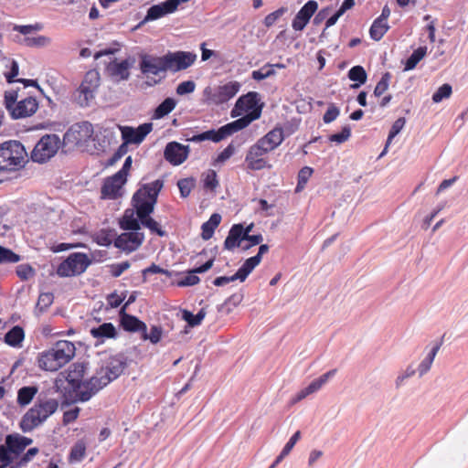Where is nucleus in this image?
I'll return each mask as SVG.
<instances>
[{"mask_svg":"<svg viewBox=\"0 0 468 468\" xmlns=\"http://www.w3.org/2000/svg\"><path fill=\"white\" fill-rule=\"evenodd\" d=\"M86 372V367L83 363L72 364L66 372H61L55 380V388L58 391L61 389L64 381L69 383V388L75 394V400L88 401L98 391H94L96 381L92 383L93 377L84 381L83 378Z\"/></svg>","mask_w":468,"mask_h":468,"instance_id":"obj_1","label":"nucleus"},{"mask_svg":"<svg viewBox=\"0 0 468 468\" xmlns=\"http://www.w3.org/2000/svg\"><path fill=\"white\" fill-rule=\"evenodd\" d=\"M75 353L76 347L72 342L59 340L50 348L38 353L37 367L45 371H58L75 356Z\"/></svg>","mask_w":468,"mask_h":468,"instance_id":"obj_2","label":"nucleus"},{"mask_svg":"<svg viewBox=\"0 0 468 468\" xmlns=\"http://www.w3.org/2000/svg\"><path fill=\"white\" fill-rule=\"evenodd\" d=\"M164 186L160 179L143 185L133 197V205L138 218L149 216L154 208L157 197Z\"/></svg>","mask_w":468,"mask_h":468,"instance_id":"obj_3","label":"nucleus"},{"mask_svg":"<svg viewBox=\"0 0 468 468\" xmlns=\"http://www.w3.org/2000/svg\"><path fill=\"white\" fill-rule=\"evenodd\" d=\"M27 153L24 145L16 140L0 144V171L12 172L24 167Z\"/></svg>","mask_w":468,"mask_h":468,"instance_id":"obj_4","label":"nucleus"},{"mask_svg":"<svg viewBox=\"0 0 468 468\" xmlns=\"http://www.w3.org/2000/svg\"><path fill=\"white\" fill-rule=\"evenodd\" d=\"M58 407V402L55 399L38 398L35 405L24 415L21 421L22 430L29 431L37 428L51 416Z\"/></svg>","mask_w":468,"mask_h":468,"instance_id":"obj_5","label":"nucleus"},{"mask_svg":"<svg viewBox=\"0 0 468 468\" xmlns=\"http://www.w3.org/2000/svg\"><path fill=\"white\" fill-rule=\"evenodd\" d=\"M257 119H259V113L245 115L234 122L221 126L218 130H208L199 134L193 135L192 137L187 138V141L197 143L205 140H210L214 143H218L233 133L246 128L251 122Z\"/></svg>","mask_w":468,"mask_h":468,"instance_id":"obj_6","label":"nucleus"},{"mask_svg":"<svg viewBox=\"0 0 468 468\" xmlns=\"http://www.w3.org/2000/svg\"><path fill=\"white\" fill-rule=\"evenodd\" d=\"M5 105L13 119L32 116L38 109V101L35 97H23L16 90L5 91Z\"/></svg>","mask_w":468,"mask_h":468,"instance_id":"obj_7","label":"nucleus"},{"mask_svg":"<svg viewBox=\"0 0 468 468\" xmlns=\"http://www.w3.org/2000/svg\"><path fill=\"white\" fill-rule=\"evenodd\" d=\"M139 58V69L142 74L150 80V81H147L149 85L157 84L165 78L166 69L164 56L158 57L141 53Z\"/></svg>","mask_w":468,"mask_h":468,"instance_id":"obj_8","label":"nucleus"},{"mask_svg":"<svg viewBox=\"0 0 468 468\" xmlns=\"http://www.w3.org/2000/svg\"><path fill=\"white\" fill-rule=\"evenodd\" d=\"M125 367L126 363L122 356L110 357L106 362V365L101 367V369L93 376V380L91 382L94 383V381H96L97 383L95 384L93 390L99 391L110 382L116 379L122 375Z\"/></svg>","mask_w":468,"mask_h":468,"instance_id":"obj_9","label":"nucleus"},{"mask_svg":"<svg viewBox=\"0 0 468 468\" xmlns=\"http://www.w3.org/2000/svg\"><path fill=\"white\" fill-rule=\"evenodd\" d=\"M60 146L61 141L58 134H45L32 150L31 159L37 163H45L58 153Z\"/></svg>","mask_w":468,"mask_h":468,"instance_id":"obj_10","label":"nucleus"},{"mask_svg":"<svg viewBox=\"0 0 468 468\" xmlns=\"http://www.w3.org/2000/svg\"><path fill=\"white\" fill-rule=\"evenodd\" d=\"M90 264V260L85 253L73 252L59 263L57 268V274L59 277L80 275L87 270Z\"/></svg>","mask_w":468,"mask_h":468,"instance_id":"obj_11","label":"nucleus"},{"mask_svg":"<svg viewBox=\"0 0 468 468\" xmlns=\"http://www.w3.org/2000/svg\"><path fill=\"white\" fill-rule=\"evenodd\" d=\"M100 80L101 77L98 70L90 69L86 72L76 94L77 103L80 107L89 106L90 101L94 99L100 86Z\"/></svg>","mask_w":468,"mask_h":468,"instance_id":"obj_12","label":"nucleus"},{"mask_svg":"<svg viewBox=\"0 0 468 468\" xmlns=\"http://www.w3.org/2000/svg\"><path fill=\"white\" fill-rule=\"evenodd\" d=\"M93 126L88 121L72 124L63 135V144L72 146L86 144L93 135Z\"/></svg>","mask_w":468,"mask_h":468,"instance_id":"obj_13","label":"nucleus"},{"mask_svg":"<svg viewBox=\"0 0 468 468\" xmlns=\"http://www.w3.org/2000/svg\"><path fill=\"white\" fill-rule=\"evenodd\" d=\"M166 71L177 72L193 65L197 55L187 51L168 52L164 55Z\"/></svg>","mask_w":468,"mask_h":468,"instance_id":"obj_14","label":"nucleus"},{"mask_svg":"<svg viewBox=\"0 0 468 468\" xmlns=\"http://www.w3.org/2000/svg\"><path fill=\"white\" fill-rule=\"evenodd\" d=\"M239 90V84L236 81H230L225 85L218 86L215 90L207 88L205 90V96L209 103L219 105L232 99Z\"/></svg>","mask_w":468,"mask_h":468,"instance_id":"obj_15","label":"nucleus"},{"mask_svg":"<svg viewBox=\"0 0 468 468\" xmlns=\"http://www.w3.org/2000/svg\"><path fill=\"white\" fill-rule=\"evenodd\" d=\"M270 153L258 142L252 144L245 156V164L249 170L258 171L264 168H270L271 165L268 164L267 154Z\"/></svg>","mask_w":468,"mask_h":468,"instance_id":"obj_16","label":"nucleus"},{"mask_svg":"<svg viewBox=\"0 0 468 468\" xmlns=\"http://www.w3.org/2000/svg\"><path fill=\"white\" fill-rule=\"evenodd\" d=\"M126 182L125 178L121 177L116 173L107 177L101 188V197L102 199H117L122 197V186Z\"/></svg>","mask_w":468,"mask_h":468,"instance_id":"obj_17","label":"nucleus"},{"mask_svg":"<svg viewBox=\"0 0 468 468\" xmlns=\"http://www.w3.org/2000/svg\"><path fill=\"white\" fill-rule=\"evenodd\" d=\"M190 147L177 142H170L165 145L164 151L165 159L172 165H180L188 157Z\"/></svg>","mask_w":468,"mask_h":468,"instance_id":"obj_18","label":"nucleus"},{"mask_svg":"<svg viewBox=\"0 0 468 468\" xmlns=\"http://www.w3.org/2000/svg\"><path fill=\"white\" fill-rule=\"evenodd\" d=\"M123 144H140L146 135L152 131V123H144L137 128L130 126H120Z\"/></svg>","mask_w":468,"mask_h":468,"instance_id":"obj_19","label":"nucleus"},{"mask_svg":"<svg viewBox=\"0 0 468 468\" xmlns=\"http://www.w3.org/2000/svg\"><path fill=\"white\" fill-rule=\"evenodd\" d=\"M144 236L137 231L124 232L114 240V246L122 250L132 252L143 243Z\"/></svg>","mask_w":468,"mask_h":468,"instance_id":"obj_20","label":"nucleus"},{"mask_svg":"<svg viewBox=\"0 0 468 468\" xmlns=\"http://www.w3.org/2000/svg\"><path fill=\"white\" fill-rule=\"evenodd\" d=\"M318 5L315 1H308L296 14L292 20V27L296 31L303 30L314 12L317 10Z\"/></svg>","mask_w":468,"mask_h":468,"instance_id":"obj_21","label":"nucleus"},{"mask_svg":"<svg viewBox=\"0 0 468 468\" xmlns=\"http://www.w3.org/2000/svg\"><path fill=\"white\" fill-rule=\"evenodd\" d=\"M134 63V58H129L121 62L116 60L109 63L107 71L112 78L116 80H126L130 77V68Z\"/></svg>","mask_w":468,"mask_h":468,"instance_id":"obj_22","label":"nucleus"},{"mask_svg":"<svg viewBox=\"0 0 468 468\" xmlns=\"http://www.w3.org/2000/svg\"><path fill=\"white\" fill-rule=\"evenodd\" d=\"M259 98L258 93L254 91L248 92L239 97L236 102L235 108L241 112H249L246 115L252 113H259L261 116V109L258 107Z\"/></svg>","mask_w":468,"mask_h":468,"instance_id":"obj_23","label":"nucleus"},{"mask_svg":"<svg viewBox=\"0 0 468 468\" xmlns=\"http://www.w3.org/2000/svg\"><path fill=\"white\" fill-rule=\"evenodd\" d=\"M284 140V133L282 127H274L257 142L267 151L271 152L276 149Z\"/></svg>","mask_w":468,"mask_h":468,"instance_id":"obj_24","label":"nucleus"},{"mask_svg":"<svg viewBox=\"0 0 468 468\" xmlns=\"http://www.w3.org/2000/svg\"><path fill=\"white\" fill-rule=\"evenodd\" d=\"M177 9V2L176 0H167L157 5H152L146 15L147 20H155L168 14L174 13Z\"/></svg>","mask_w":468,"mask_h":468,"instance_id":"obj_25","label":"nucleus"},{"mask_svg":"<svg viewBox=\"0 0 468 468\" xmlns=\"http://www.w3.org/2000/svg\"><path fill=\"white\" fill-rule=\"evenodd\" d=\"M243 226L242 224H234L229 231L224 241V248L229 250H232L235 248L240 247L244 242Z\"/></svg>","mask_w":468,"mask_h":468,"instance_id":"obj_26","label":"nucleus"},{"mask_svg":"<svg viewBox=\"0 0 468 468\" xmlns=\"http://www.w3.org/2000/svg\"><path fill=\"white\" fill-rule=\"evenodd\" d=\"M214 263V260L210 259L204 264L199 267H197L190 271L183 279L177 282V286L186 287V286H193L197 284L200 282L199 277L197 273H203L208 271Z\"/></svg>","mask_w":468,"mask_h":468,"instance_id":"obj_27","label":"nucleus"},{"mask_svg":"<svg viewBox=\"0 0 468 468\" xmlns=\"http://www.w3.org/2000/svg\"><path fill=\"white\" fill-rule=\"evenodd\" d=\"M121 324L127 332H143L146 330V324L137 317L128 314L125 312L121 313Z\"/></svg>","mask_w":468,"mask_h":468,"instance_id":"obj_28","label":"nucleus"},{"mask_svg":"<svg viewBox=\"0 0 468 468\" xmlns=\"http://www.w3.org/2000/svg\"><path fill=\"white\" fill-rule=\"evenodd\" d=\"M90 335L102 342L106 338H115L117 336V331L112 323H103L98 327L91 328Z\"/></svg>","mask_w":468,"mask_h":468,"instance_id":"obj_29","label":"nucleus"},{"mask_svg":"<svg viewBox=\"0 0 468 468\" xmlns=\"http://www.w3.org/2000/svg\"><path fill=\"white\" fill-rule=\"evenodd\" d=\"M25 338V332L22 327L16 325L5 335V342L13 347H19Z\"/></svg>","mask_w":468,"mask_h":468,"instance_id":"obj_30","label":"nucleus"},{"mask_svg":"<svg viewBox=\"0 0 468 468\" xmlns=\"http://www.w3.org/2000/svg\"><path fill=\"white\" fill-rule=\"evenodd\" d=\"M261 263L260 256L255 255L245 261L242 266L236 272V277H239L240 282H244L248 275Z\"/></svg>","mask_w":468,"mask_h":468,"instance_id":"obj_31","label":"nucleus"},{"mask_svg":"<svg viewBox=\"0 0 468 468\" xmlns=\"http://www.w3.org/2000/svg\"><path fill=\"white\" fill-rule=\"evenodd\" d=\"M221 221V216L218 213H214L210 216L209 219L202 224L201 229H202V238L205 240L209 239L213 234L215 229L218 228V226L220 224Z\"/></svg>","mask_w":468,"mask_h":468,"instance_id":"obj_32","label":"nucleus"},{"mask_svg":"<svg viewBox=\"0 0 468 468\" xmlns=\"http://www.w3.org/2000/svg\"><path fill=\"white\" fill-rule=\"evenodd\" d=\"M388 29V22L376 18L369 28L370 37L375 41H379Z\"/></svg>","mask_w":468,"mask_h":468,"instance_id":"obj_33","label":"nucleus"},{"mask_svg":"<svg viewBox=\"0 0 468 468\" xmlns=\"http://www.w3.org/2000/svg\"><path fill=\"white\" fill-rule=\"evenodd\" d=\"M348 78L352 81H356V83L352 84L351 88L357 89L361 85L365 84L367 81V72L362 66H354L348 71Z\"/></svg>","mask_w":468,"mask_h":468,"instance_id":"obj_34","label":"nucleus"},{"mask_svg":"<svg viewBox=\"0 0 468 468\" xmlns=\"http://www.w3.org/2000/svg\"><path fill=\"white\" fill-rule=\"evenodd\" d=\"M37 388L35 386H26L21 388L17 392V403L20 406L28 405L37 393Z\"/></svg>","mask_w":468,"mask_h":468,"instance_id":"obj_35","label":"nucleus"},{"mask_svg":"<svg viewBox=\"0 0 468 468\" xmlns=\"http://www.w3.org/2000/svg\"><path fill=\"white\" fill-rule=\"evenodd\" d=\"M427 47H419L415 49L410 58L406 60L404 70H411L415 69L418 63L426 56Z\"/></svg>","mask_w":468,"mask_h":468,"instance_id":"obj_36","label":"nucleus"},{"mask_svg":"<svg viewBox=\"0 0 468 468\" xmlns=\"http://www.w3.org/2000/svg\"><path fill=\"white\" fill-rule=\"evenodd\" d=\"M336 373V369H332L326 372L325 374L320 376L318 378L313 380L307 387V390L310 395L318 391L330 378L334 377Z\"/></svg>","mask_w":468,"mask_h":468,"instance_id":"obj_37","label":"nucleus"},{"mask_svg":"<svg viewBox=\"0 0 468 468\" xmlns=\"http://www.w3.org/2000/svg\"><path fill=\"white\" fill-rule=\"evenodd\" d=\"M176 102L173 98H166L154 111V118L161 119L169 114L176 107Z\"/></svg>","mask_w":468,"mask_h":468,"instance_id":"obj_38","label":"nucleus"},{"mask_svg":"<svg viewBox=\"0 0 468 468\" xmlns=\"http://www.w3.org/2000/svg\"><path fill=\"white\" fill-rule=\"evenodd\" d=\"M441 344H442V342L436 344L433 346V348L431 349V351L430 352V354L427 356V357L420 364L419 372H420V376L424 375L425 373H427L430 370V368L432 365V362L441 346Z\"/></svg>","mask_w":468,"mask_h":468,"instance_id":"obj_39","label":"nucleus"},{"mask_svg":"<svg viewBox=\"0 0 468 468\" xmlns=\"http://www.w3.org/2000/svg\"><path fill=\"white\" fill-rule=\"evenodd\" d=\"M141 224L147 228L152 233L158 235L159 237L165 236V231L162 229L160 224L154 220L153 218L146 216L145 218H138Z\"/></svg>","mask_w":468,"mask_h":468,"instance_id":"obj_40","label":"nucleus"},{"mask_svg":"<svg viewBox=\"0 0 468 468\" xmlns=\"http://www.w3.org/2000/svg\"><path fill=\"white\" fill-rule=\"evenodd\" d=\"M120 226L124 230L137 231L140 229L139 220L133 217V212L129 213V211H125Z\"/></svg>","mask_w":468,"mask_h":468,"instance_id":"obj_41","label":"nucleus"},{"mask_svg":"<svg viewBox=\"0 0 468 468\" xmlns=\"http://www.w3.org/2000/svg\"><path fill=\"white\" fill-rule=\"evenodd\" d=\"M207 313L204 308L200 309L197 314H193L187 310L183 311V319L192 327L199 325L205 318Z\"/></svg>","mask_w":468,"mask_h":468,"instance_id":"obj_42","label":"nucleus"},{"mask_svg":"<svg viewBox=\"0 0 468 468\" xmlns=\"http://www.w3.org/2000/svg\"><path fill=\"white\" fill-rule=\"evenodd\" d=\"M5 443L15 455V457H17L21 452H24L23 445L18 435H7L5 437Z\"/></svg>","mask_w":468,"mask_h":468,"instance_id":"obj_43","label":"nucleus"},{"mask_svg":"<svg viewBox=\"0 0 468 468\" xmlns=\"http://www.w3.org/2000/svg\"><path fill=\"white\" fill-rule=\"evenodd\" d=\"M405 119L404 118H399L397 119L392 126H391V129L389 131V133H388V140H387V144H386V146L383 150V152L381 153L380 156H383L386 152H387V149L389 145V144L391 143L392 139L399 133V132L402 130V128L404 127L405 125Z\"/></svg>","mask_w":468,"mask_h":468,"instance_id":"obj_44","label":"nucleus"},{"mask_svg":"<svg viewBox=\"0 0 468 468\" xmlns=\"http://www.w3.org/2000/svg\"><path fill=\"white\" fill-rule=\"evenodd\" d=\"M86 453V445L83 441H78L71 448L69 460L71 462H80Z\"/></svg>","mask_w":468,"mask_h":468,"instance_id":"obj_45","label":"nucleus"},{"mask_svg":"<svg viewBox=\"0 0 468 468\" xmlns=\"http://www.w3.org/2000/svg\"><path fill=\"white\" fill-rule=\"evenodd\" d=\"M142 333L144 340H149L152 344H157L162 338L163 330L160 326L153 325L149 334H147V329Z\"/></svg>","mask_w":468,"mask_h":468,"instance_id":"obj_46","label":"nucleus"},{"mask_svg":"<svg viewBox=\"0 0 468 468\" xmlns=\"http://www.w3.org/2000/svg\"><path fill=\"white\" fill-rule=\"evenodd\" d=\"M20 261V256L9 249L0 246V264L16 263Z\"/></svg>","mask_w":468,"mask_h":468,"instance_id":"obj_47","label":"nucleus"},{"mask_svg":"<svg viewBox=\"0 0 468 468\" xmlns=\"http://www.w3.org/2000/svg\"><path fill=\"white\" fill-rule=\"evenodd\" d=\"M218 186V175L215 170L210 169L205 174L204 188L210 190V191H215Z\"/></svg>","mask_w":468,"mask_h":468,"instance_id":"obj_48","label":"nucleus"},{"mask_svg":"<svg viewBox=\"0 0 468 468\" xmlns=\"http://www.w3.org/2000/svg\"><path fill=\"white\" fill-rule=\"evenodd\" d=\"M390 79L391 75L389 72H386L382 75L380 80L377 83L374 90V95L376 97H380L387 91V90L388 89Z\"/></svg>","mask_w":468,"mask_h":468,"instance_id":"obj_49","label":"nucleus"},{"mask_svg":"<svg viewBox=\"0 0 468 468\" xmlns=\"http://www.w3.org/2000/svg\"><path fill=\"white\" fill-rule=\"evenodd\" d=\"M313 172H314L313 168H311L309 166H304L299 171L298 176H297L298 182H297L296 191H300L301 189H303L305 186V185H306L307 181L309 180V178L311 177Z\"/></svg>","mask_w":468,"mask_h":468,"instance_id":"obj_50","label":"nucleus"},{"mask_svg":"<svg viewBox=\"0 0 468 468\" xmlns=\"http://www.w3.org/2000/svg\"><path fill=\"white\" fill-rule=\"evenodd\" d=\"M452 89L448 83L441 85L436 92L432 95V101L435 103L441 101L443 99H447L452 95Z\"/></svg>","mask_w":468,"mask_h":468,"instance_id":"obj_51","label":"nucleus"},{"mask_svg":"<svg viewBox=\"0 0 468 468\" xmlns=\"http://www.w3.org/2000/svg\"><path fill=\"white\" fill-rule=\"evenodd\" d=\"M181 197H186L191 193L195 186V180L193 178H183L177 182Z\"/></svg>","mask_w":468,"mask_h":468,"instance_id":"obj_52","label":"nucleus"},{"mask_svg":"<svg viewBox=\"0 0 468 468\" xmlns=\"http://www.w3.org/2000/svg\"><path fill=\"white\" fill-rule=\"evenodd\" d=\"M272 65H265L258 70H253L251 77L255 80H262L270 76L275 74V71L271 69Z\"/></svg>","mask_w":468,"mask_h":468,"instance_id":"obj_53","label":"nucleus"},{"mask_svg":"<svg viewBox=\"0 0 468 468\" xmlns=\"http://www.w3.org/2000/svg\"><path fill=\"white\" fill-rule=\"evenodd\" d=\"M43 28V25L36 23L34 25H15L13 27L14 31H16L22 35H28L33 31H40Z\"/></svg>","mask_w":468,"mask_h":468,"instance_id":"obj_54","label":"nucleus"},{"mask_svg":"<svg viewBox=\"0 0 468 468\" xmlns=\"http://www.w3.org/2000/svg\"><path fill=\"white\" fill-rule=\"evenodd\" d=\"M24 42L27 47H45L50 43V38L45 36L25 37Z\"/></svg>","mask_w":468,"mask_h":468,"instance_id":"obj_55","label":"nucleus"},{"mask_svg":"<svg viewBox=\"0 0 468 468\" xmlns=\"http://www.w3.org/2000/svg\"><path fill=\"white\" fill-rule=\"evenodd\" d=\"M15 455L11 452L6 444L0 445V463L7 467L15 459Z\"/></svg>","mask_w":468,"mask_h":468,"instance_id":"obj_56","label":"nucleus"},{"mask_svg":"<svg viewBox=\"0 0 468 468\" xmlns=\"http://www.w3.org/2000/svg\"><path fill=\"white\" fill-rule=\"evenodd\" d=\"M351 135V129L348 126L343 127L342 131L340 133L332 134L329 137L330 142H335L337 144L345 143L348 140V138Z\"/></svg>","mask_w":468,"mask_h":468,"instance_id":"obj_57","label":"nucleus"},{"mask_svg":"<svg viewBox=\"0 0 468 468\" xmlns=\"http://www.w3.org/2000/svg\"><path fill=\"white\" fill-rule=\"evenodd\" d=\"M263 237L261 234L257 235H250L244 239L243 245H241V249L243 250H248L251 247L259 245L262 242Z\"/></svg>","mask_w":468,"mask_h":468,"instance_id":"obj_58","label":"nucleus"},{"mask_svg":"<svg viewBox=\"0 0 468 468\" xmlns=\"http://www.w3.org/2000/svg\"><path fill=\"white\" fill-rule=\"evenodd\" d=\"M286 8L281 7L274 12L267 15L264 18V25L270 27L275 24V22L285 13Z\"/></svg>","mask_w":468,"mask_h":468,"instance_id":"obj_59","label":"nucleus"},{"mask_svg":"<svg viewBox=\"0 0 468 468\" xmlns=\"http://www.w3.org/2000/svg\"><path fill=\"white\" fill-rule=\"evenodd\" d=\"M131 264L128 261L111 265V274L112 277H120L125 271L130 268Z\"/></svg>","mask_w":468,"mask_h":468,"instance_id":"obj_60","label":"nucleus"},{"mask_svg":"<svg viewBox=\"0 0 468 468\" xmlns=\"http://www.w3.org/2000/svg\"><path fill=\"white\" fill-rule=\"evenodd\" d=\"M340 113L339 109L335 104H330L323 116L324 123H330L335 121Z\"/></svg>","mask_w":468,"mask_h":468,"instance_id":"obj_61","label":"nucleus"},{"mask_svg":"<svg viewBox=\"0 0 468 468\" xmlns=\"http://www.w3.org/2000/svg\"><path fill=\"white\" fill-rule=\"evenodd\" d=\"M196 84L193 80L183 81L176 87V93L178 95H184L191 93L195 90Z\"/></svg>","mask_w":468,"mask_h":468,"instance_id":"obj_62","label":"nucleus"},{"mask_svg":"<svg viewBox=\"0 0 468 468\" xmlns=\"http://www.w3.org/2000/svg\"><path fill=\"white\" fill-rule=\"evenodd\" d=\"M16 274L21 280H27L34 274V270L27 264H21L16 268Z\"/></svg>","mask_w":468,"mask_h":468,"instance_id":"obj_63","label":"nucleus"},{"mask_svg":"<svg viewBox=\"0 0 468 468\" xmlns=\"http://www.w3.org/2000/svg\"><path fill=\"white\" fill-rule=\"evenodd\" d=\"M124 298H125V295L121 296L116 292H112L106 298L107 304L111 308H117L123 302Z\"/></svg>","mask_w":468,"mask_h":468,"instance_id":"obj_64","label":"nucleus"}]
</instances>
